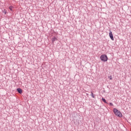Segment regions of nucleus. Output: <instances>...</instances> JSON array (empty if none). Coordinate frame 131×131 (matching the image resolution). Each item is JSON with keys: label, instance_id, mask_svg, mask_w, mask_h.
Masks as SVG:
<instances>
[{"label": "nucleus", "instance_id": "5", "mask_svg": "<svg viewBox=\"0 0 131 131\" xmlns=\"http://www.w3.org/2000/svg\"><path fill=\"white\" fill-rule=\"evenodd\" d=\"M102 102H103L104 103H105V104H107V101H106V99H105V98H102Z\"/></svg>", "mask_w": 131, "mask_h": 131}, {"label": "nucleus", "instance_id": "9", "mask_svg": "<svg viewBox=\"0 0 131 131\" xmlns=\"http://www.w3.org/2000/svg\"><path fill=\"white\" fill-rule=\"evenodd\" d=\"M3 13H4V14H7V11H6V10H4L3 11Z\"/></svg>", "mask_w": 131, "mask_h": 131}, {"label": "nucleus", "instance_id": "6", "mask_svg": "<svg viewBox=\"0 0 131 131\" xmlns=\"http://www.w3.org/2000/svg\"><path fill=\"white\" fill-rule=\"evenodd\" d=\"M56 40H57V38L55 37H53L52 38V42H54V41H56Z\"/></svg>", "mask_w": 131, "mask_h": 131}, {"label": "nucleus", "instance_id": "7", "mask_svg": "<svg viewBox=\"0 0 131 131\" xmlns=\"http://www.w3.org/2000/svg\"><path fill=\"white\" fill-rule=\"evenodd\" d=\"M91 97H92V98L95 99V95H94V93H93V92H91Z\"/></svg>", "mask_w": 131, "mask_h": 131}, {"label": "nucleus", "instance_id": "10", "mask_svg": "<svg viewBox=\"0 0 131 131\" xmlns=\"http://www.w3.org/2000/svg\"><path fill=\"white\" fill-rule=\"evenodd\" d=\"M108 78H110L111 80H112V76H108Z\"/></svg>", "mask_w": 131, "mask_h": 131}, {"label": "nucleus", "instance_id": "11", "mask_svg": "<svg viewBox=\"0 0 131 131\" xmlns=\"http://www.w3.org/2000/svg\"><path fill=\"white\" fill-rule=\"evenodd\" d=\"M110 105L113 106V103H112V102L110 103Z\"/></svg>", "mask_w": 131, "mask_h": 131}, {"label": "nucleus", "instance_id": "3", "mask_svg": "<svg viewBox=\"0 0 131 131\" xmlns=\"http://www.w3.org/2000/svg\"><path fill=\"white\" fill-rule=\"evenodd\" d=\"M110 37L112 40H114V37H113V34L109 33Z\"/></svg>", "mask_w": 131, "mask_h": 131}, {"label": "nucleus", "instance_id": "12", "mask_svg": "<svg viewBox=\"0 0 131 131\" xmlns=\"http://www.w3.org/2000/svg\"><path fill=\"white\" fill-rule=\"evenodd\" d=\"M110 33H112V32H111Z\"/></svg>", "mask_w": 131, "mask_h": 131}, {"label": "nucleus", "instance_id": "8", "mask_svg": "<svg viewBox=\"0 0 131 131\" xmlns=\"http://www.w3.org/2000/svg\"><path fill=\"white\" fill-rule=\"evenodd\" d=\"M13 7L12 6H10V7H9V9H10V11H12L13 10Z\"/></svg>", "mask_w": 131, "mask_h": 131}, {"label": "nucleus", "instance_id": "2", "mask_svg": "<svg viewBox=\"0 0 131 131\" xmlns=\"http://www.w3.org/2000/svg\"><path fill=\"white\" fill-rule=\"evenodd\" d=\"M100 60H101L102 62H107V61H108V57L106 54L101 55L100 56Z\"/></svg>", "mask_w": 131, "mask_h": 131}, {"label": "nucleus", "instance_id": "4", "mask_svg": "<svg viewBox=\"0 0 131 131\" xmlns=\"http://www.w3.org/2000/svg\"><path fill=\"white\" fill-rule=\"evenodd\" d=\"M17 91L19 94H22V89L20 88H17Z\"/></svg>", "mask_w": 131, "mask_h": 131}, {"label": "nucleus", "instance_id": "1", "mask_svg": "<svg viewBox=\"0 0 131 131\" xmlns=\"http://www.w3.org/2000/svg\"><path fill=\"white\" fill-rule=\"evenodd\" d=\"M113 112L115 115H116V116H117V117H120V118L122 117V114L120 111L117 110V108H114Z\"/></svg>", "mask_w": 131, "mask_h": 131}]
</instances>
